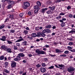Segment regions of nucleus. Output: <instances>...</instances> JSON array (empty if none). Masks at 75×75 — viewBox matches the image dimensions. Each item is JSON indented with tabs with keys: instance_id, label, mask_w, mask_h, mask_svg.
I'll return each instance as SVG.
<instances>
[{
	"instance_id": "nucleus-1",
	"label": "nucleus",
	"mask_w": 75,
	"mask_h": 75,
	"mask_svg": "<svg viewBox=\"0 0 75 75\" xmlns=\"http://www.w3.org/2000/svg\"><path fill=\"white\" fill-rule=\"evenodd\" d=\"M30 6V3L28 2H25L24 4V5L23 6V9H26L27 7Z\"/></svg>"
},
{
	"instance_id": "nucleus-2",
	"label": "nucleus",
	"mask_w": 75,
	"mask_h": 75,
	"mask_svg": "<svg viewBox=\"0 0 75 75\" xmlns=\"http://www.w3.org/2000/svg\"><path fill=\"white\" fill-rule=\"evenodd\" d=\"M35 52L36 53H38V54H45L44 51L40 50L38 49H37L36 50Z\"/></svg>"
},
{
	"instance_id": "nucleus-3",
	"label": "nucleus",
	"mask_w": 75,
	"mask_h": 75,
	"mask_svg": "<svg viewBox=\"0 0 75 75\" xmlns=\"http://www.w3.org/2000/svg\"><path fill=\"white\" fill-rule=\"evenodd\" d=\"M75 69L73 67H70L68 68V71L69 72L71 73L72 71H75Z\"/></svg>"
},
{
	"instance_id": "nucleus-4",
	"label": "nucleus",
	"mask_w": 75,
	"mask_h": 75,
	"mask_svg": "<svg viewBox=\"0 0 75 75\" xmlns=\"http://www.w3.org/2000/svg\"><path fill=\"white\" fill-rule=\"evenodd\" d=\"M1 48L4 50H6L7 49V46L4 45H2L1 46Z\"/></svg>"
},
{
	"instance_id": "nucleus-5",
	"label": "nucleus",
	"mask_w": 75,
	"mask_h": 75,
	"mask_svg": "<svg viewBox=\"0 0 75 75\" xmlns=\"http://www.w3.org/2000/svg\"><path fill=\"white\" fill-rule=\"evenodd\" d=\"M50 30L48 29H45L43 31V33H50Z\"/></svg>"
},
{
	"instance_id": "nucleus-6",
	"label": "nucleus",
	"mask_w": 75,
	"mask_h": 75,
	"mask_svg": "<svg viewBox=\"0 0 75 75\" xmlns=\"http://www.w3.org/2000/svg\"><path fill=\"white\" fill-rule=\"evenodd\" d=\"M11 66L12 67L14 68V67H16V63L15 62H12L11 64Z\"/></svg>"
},
{
	"instance_id": "nucleus-7",
	"label": "nucleus",
	"mask_w": 75,
	"mask_h": 75,
	"mask_svg": "<svg viewBox=\"0 0 75 75\" xmlns=\"http://www.w3.org/2000/svg\"><path fill=\"white\" fill-rule=\"evenodd\" d=\"M6 37L5 36H2V38H0V40L2 41H6Z\"/></svg>"
},
{
	"instance_id": "nucleus-8",
	"label": "nucleus",
	"mask_w": 75,
	"mask_h": 75,
	"mask_svg": "<svg viewBox=\"0 0 75 75\" xmlns=\"http://www.w3.org/2000/svg\"><path fill=\"white\" fill-rule=\"evenodd\" d=\"M40 71L41 72H45L46 71V69L42 67L40 68Z\"/></svg>"
},
{
	"instance_id": "nucleus-9",
	"label": "nucleus",
	"mask_w": 75,
	"mask_h": 75,
	"mask_svg": "<svg viewBox=\"0 0 75 75\" xmlns=\"http://www.w3.org/2000/svg\"><path fill=\"white\" fill-rule=\"evenodd\" d=\"M22 45H25L26 46V45H27V41H24L22 43Z\"/></svg>"
},
{
	"instance_id": "nucleus-10",
	"label": "nucleus",
	"mask_w": 75,
	"mask_h": 75,
	"mask_svg": "<svg viewBox=\"0 0 75 75\" xmlns=\"http://www.w3.org/2000/svg\"><path fill=\"white\" fill-rule=\"evenodd\" d=\"M49 8L50 10H52V11H53L55 9V6H53L52 7L51 6L49 7Z\"/></svg>"
},
{
	"instance_id": "nucleus-11",
	"label": "nucleus",
	"mask_w": 75,
	"mask_h": 75,
	"mask_svg": "<svg viewBox=\"0 0 75 75\" xmlns=\"http://www.w3.org/2000/svg\"><path fill=\"white\" fill-rule=\"evenodd\" d=\"M71 30L69 32V33H75V29L74 28H72Z\"/></svg>"
},
{
	"instance_id": "nucleus-12",
	"label": "nucleus",
	"mask_w": 75,
	"mask_h": 75,
	"mask_svg": "<svg viewBox=\"0 0 75 75\" xmlns=\"http://www.w3.org/2000/svg\"><path fill=\"white\" fill-rule=\"evenodd\" d=\"M6 51L8 52H9V53H11L12 52V51H11V50L10 48H7V49H6Z\"/></svg>"
},
{
	"instance_id": "nucleus-13",
	"label": "nucleus",
	"mask_w": 75,
	"mask_h": 75,
	"mask_svg": "<svg viewBox=\"0 0 75 75\" xmlns=\"http://www.w3.org/2000/svg\"><path fill=\"white\" fill-rule=\"evenodd\" d=\"M48 14L53 13V11L52 10H49L48 11L46 12Z\"/></svg>"
},
{
	"instance_id": "nucleus-14",
	"label": "nucleus",
	"mask_w": 75,
	"mask_h": 75,
	"mask_svg": "<svg viewBox=\"0 0 75 75\" xmlns=\"http://www.w3.org/2000/svg\"><path fill=\"white\" fill-rule=\"evenodd\" d=\"M47 9H48V8H47L42 9V13H44L45 10H47Z\"/></svg>"
},
{
	"instance_id": "nucleus-15",
	"label": "nucleus",
	"mask_w": 75,
	"mask_h": 75,
	"mask_svg": "<svg viewBox=\"0 0 75 75\" xmlns=\"http://www.w3.org/2000/svg\"><path fill=\"white\" fill-rule=\"evenodd\" d=\"M18 55H19L20 57H24V56H25V55L23 53H19L18 54Z\"/></svg>"
},
{
	"instance_id": "nucleus-16",
	"label": "nucleus",
	"mask_w": 75,
	"mask_h": 75,
	"mask_svg": "<svg viewBox=\"0 0 75 75\" xmlns=\"http://www.w3.org/2000/svg\"><path fill=\"white\" fill-rule=\"evenodd\" d=\"M9 4L12 6L13 4H14V1H10L8 2Z\"/></svg>"
},
{
	"instance_id": "nucleus-17",
	"label": "nucleus",
	"mask_w": 75,
	"mask_h": 75,
	"mask_svg": "<svg viewBox=\"0 0 75 75\" xmlns=\"http://www.w3.org/2000/svg\"><path fill=\"white\" fill-rule=\"evenodd\" d=\"M34 8L35 9H38V10H40V7H39L37 6H35L34 7Z\"/></svg>"
},
{
	"instance_id": "nucleus-18",
	"label": "nucleus",
	"mask_w": 75,
	"mask_h": 75,
	"mask_svg": "<svg viewBox=\"0 0 75 75\" xmlns=\"http://www.w3.org/2000/svg\"><path fill=\"white\" fill-rule=\"evenodd\" d=\"M56 52H57V53H58L59 52L60 53V52H61V51L59 50V49H56Z\"/></svg>"
},
{
	"instance_id": "nucleus-19",
	"label": "nucleus",
	"mask_w": 75,
	"mask_h": 75,
	"mask_svg": "<svg viewBox=\"0 0 75 75\" xmlns=\"http://www.w3.org/2000/svg\"><path fill=\"white\" fill-rule=\"evenodd\" d=\"M37 4L38 6H41V3L39 1H38L37 2Z\"/></svg>"
},
{
	"instance_id": "nucleus-20",
	"label": "nucleus",
	"mask_w": 75,
	"mask_h": 75,
	"mask_svg": "<svg viewBox=\"0 0 75 75\" xmlns=\"http://www.w3.org/2000/svg\"><path fill=\"white\" fill-rule=\"evenodd\" d=\"M24 41V39H21L18 40L17 41H16L15 42H20V41Z\"/></svg>"
},
{
	"instance_id": "nucleus-21",
	"label": "nucleus",
	"mask_w": 75,
	"mask_h": 75,
	"mask_svg": "<svg viewBox=\"0 0 75 75\" xmlns=\"http://www.w3.org/2000/svg\"><path fill=\"white\" fill-rule=\"evenodd\" d=\"M32 35L33 37H35L37 36V34L35 33H33L32 34Z\"/></svg>"
},
{
	"instance_id": "nucleus-22",
	"label": "nucleus",
	"mask_w": 75,
	"mask_h": 75,
	"mask_svg": "<svg viewBox=\"0 0 75 75\" xmlns=\"http://www.w3.org/2000/svg\"><path fill=\"white\" fill-rule=\"evenodd\" d=\"M16 58H17V59L18 61H20L21 59V57L19 55L16 57Z\"/></svg>"
},
{
	"instance_id": "nucleus-23",
	"label": "nucleus",
	"mask_w": 75,
	"mask_h": 75,
	"mask_svg": "<svg viewBox=\"0 0 75 75\" xmlns=\"http://www.w3.org/2000/svg\"><path fill=\"white\" fill-rule=\"evenodd\" d=\"M12 7V5H8L7 6V8L8 9H10V8H11Z\"/></svg>"
},
{
	"instance_id": "nucleus-24",
	"label": "nucleus",
	"mask_w": 75,
	"mask_h": 75,
	"mask_svg": "<svg viewBox=\"0 0 75 75\" xmlns=\"http://www.w3.org/2000/svg\"><path fill=\"white\" fill-rule=\"evenodd\" d=\"M11 18L12 20H14V15L11 14Z\"/></svg>"
},
{
	"instance_id": "nucleus-25",
	"label": "nucleus",
	"mask_w": 75,
	"mask_h": 75,
	"mask_svg": "<svg viewBox=\"0 0 75 75\" xmlns=\"http://www.w3.org/2000/svg\"><path fill=\"white\" fill-rule=\"evenodd\" d=\"M51 25H47L46 27V28H51Z\"/></svg>"
},
{
	"instance_id": "nucleus-26",
	"label": "nucleus",
	"mask_w": 75,
	"mask_h": 75,
	"mask_svg": "<svg viewBox=\"0 0 75 75\" xmlns=\"http://www.w3.org/2000/svg\"><path fill=\"white\" fill-rule=\"evenodd\" d=\"M4 58V56H1L0 57V60H3V59Z\"/></svg>"
},
{
	"instance_id": "nucleus-27",
	"label": "nucleus",
	"mask_w": 75,
	"mask_h": 75,
	"mask_svg": "<svg viewBox=\"0 0 75 75\" xmlns=\"http://www.w3.org/2000/svg\"><path fill=\"white\" fill-rule=\"evenodd\" d=\"M61 27H64V26H65V23H63L61 24Z\"/></svg>"
},
{
	"instance_id": "nucleus-28",
	"label": "nucleus",
	"mask_w": 75,
	"mask_h": 75,
	"mask_svg": "<svg viewBox=\"0 0 75 75\" xmlns=\"http://www.w3.org/2000/svg\"><path fill=\"white\" fill-rule=\"evenodd\" d=\"M61 18V16H58L56 17V18L57 20H58V19H60V18Z\"/></svg>"
},
{
	"instance_id": "nucleus-29",
	"label": "nucleus",
	"mask_w": 75,
	"mask_h": 75,
	"mask_svg": "<svg viewBox=\"0 0 75 75\" xmlns=\"http://www.w3.org/2000/svg\"><path fill=\"white\" fill-rule=\"evenodd\" d=\"M8 64L7 62H5V67H6L8 66Z\"/></svg>"
},
{
	"instance_id": "nucleus-30",
	"label": "nucleus",
	"mask_w": 75,
	"mask_h": 75,
	"mask_svg": "<svg viewBox=\"0 0 75 75\" xmlns=\"http://www.w3.org/2000/svg\"><path fill=\"white\" fill-rule=\"evenodd\" d=\"M40 35H41L42 36V37H44L45 36V34L44 33H42L41 34H40Z\"/></svg>"
},
{
	"instance_id": "nucleus-31",
	"label": "nucleus",
	"mask_w": 75,
	"mask_h": 75,
	"mask_svg": "<svg viewBox=\"0 0 75 75\" xmlns=\"http://www.w3.org/2000/svg\"><path fill=\"white\" fill-rule=\"evenodd\" d=\"M7 41L9 44H10L13 43V42H11L10 41L7 40Z\"/></svg>"
},
{
	"instance_id": "nucleus-32",
	"label": "nucleus",
	"mask_w": 75,
	"mask_h": 75,
	"mask_svg": "<svg viewBox=\"0 0 75 75\" xmlns=\"http://www.w3.org/2000/svg\"><path fill=\"white\" fill-rule=\"evenodd\" d=\"M4 71L6 73H9V71H8L7 70V69H4Z\"/></svg>"
},
{
	"instance_id": "nucleus-33",
	"label": "nucleus",
	"mask_w": 75,
	"mask_h": 75,
	"mask_svg": "<svg viewBox=\"0 0 75 75\" xmlns=\"http://www.w3.org/2000/svg\"><path fill=\"white\" fill-rule=\"evenodd\" d=\"M69 45H74V43L72 42H70L69 43Z\"/></svg>"
},
{
	"instance_id": "nucleus-34",
	"label": "nucleus",
	"mask_w": 75,
	"mask_h": 75,
	"mask_svg": "<svg viewBox=\"0 0 75 75\" xmlns=\"http://www.w3.org/2000/svg\"><path fill=\"white\" fill-rule=\"evenodd\" d=\"M40 34H41L40 33H38V34L37 35V37H40L41 35H40Z\"/></svg>"
},
{
	"instance_id": "nucleus-35",
	"label": "nucleus",
	"mask_w": 75,
	"mask_h": 75,
	"mask_svg": "<svg viewBox=\"0 0 75 75\" xmlns=\"http://www.w3.org/2000/svg\"><path fill=\"white\" fill-rule=\"evenodd\" d=\"M23 33H24L25 34H27V33H28V31L27 30H24L23 32Z\"/></svg>"
},
{
	"instance_id": "nucleus-36",
	"label": "nucleus",
	"mask_w": 75,
	"mask_h": 75,
	"mask_svg": "<svg viewBox=\"0 0 75 75\" xmlns=\"http://www.w3.org/2000/svg\"><path fill=\"white\" fill-rule=\"evenodd\" d=\"M40 30V27H37L35 28V30L38 31V30Z\"/></svg>"
},
{
	"instance_id": "nucleus-37",
	"label": "nucleus",
	"mask_w": 75,
	"mask_h": 75,
	"mask_svg": "<svg viewBox=\"0 0 75 75\" xmlns=\"http://www.w3.org/2000/svg\"><path fill=\"white\" fill-rule=\"evenodd\" d=\"M54 66H51V67H50L48 69H53L54 68Z\"/></svg>"
},
{
	"instance_id": "nucleus-38",
	"label": "nucleus",
	"mask_w": 75,
	"mask_h": 75,
	"mask_svg": "<svg viewBox=\"0 0 75 75\" xmlns=\"http://www.w3.org/2000/svg\"><path fill=\"white\" fill-rule=\"evenodd\" d=\"M38 9H36L35 11V14H37V13H38Z\"/></svg>"
},
{
	"instance_id": "nucleus-39",
	"label": "nucleus",
	"mask_w": 75,
	"mask_h": 75,
	"mask_svg": "<svg viewBox=\"0 0 75 75\" xmlns=\"http://www.w3.org/2000/svg\"><path fill=\"white\" fill-rule=\"evenodd\" d=\"M42 65L43 67H45V66H47V65H46L45 63H43L42 64Z\"/></svg>"
},
{
	"instance_id": "nucleus-40",
	"label": "nucleus",
	"mask_w": 75,
	"mask_h": 75,
	"mask_svg": "<svg viewBox=\"0 0 75 75\" xmlns=\"http://www.w3.org/2000/svg\"><path fill=\"white\" fill-rule=\"evenodd\" d=\"M70 8H71V6H69L67 7V10H69Z\"/></svg>"
},
{
	"instance_id": "nucleus-41",
	"label": "nucleus",
	"mask_w": 75,
	"mask_h": 75,
	"mask_svg": "<svg viewBox=\"0 0 75 75\" xmlns=\"http://www.w3.org/2000/svg\"><path fill=\"white\" fill-rule=\"evenodd\" d=\"M58 65L59 67H64V65H63V64H61V65L59 64Z\"/></svg>"
},
{
	"instance_id": "nucleus-42",
	"label": "nucleus",
	"mask_w": 75,
	"mask_h": 75,
	"mask_svg": "<svg viewBox=\"0 0 75 75\" xmlns=\"http://www.w3.org/2000/svg\"><path fill=\"white\" fill-rule=\"evenodd\" d=\"M69 17H70V18H72L73 17V16L71 14H70L69 15Z\"/></svg>"
},
{
	"instance_id": "nucleus-43",
	"label": "nucleus",
	"mask_w": 75,
	"mask_h": 75,
	"mask_svg": "<svg viewBox=\"0 0 75 75\" xmlns=\"http://www.w3.org/2000/svg\"><path fill=\"white\" fill-rule=\"evenodd\" d=\"M4 27V25H2L1 27H0V29H2V28H3Z\"/></svg>"
},
{
	"instance_id": "nucleus-44",
	"label": "nucleus",
	"mask_w": 75,
	"mask_h": 75,
	"mask_svg": "<svg viewBox=\"0 0 75 75\" xmlns=\"http://www.w3.org/2000/svg\"><path fill=\"white\" fill-rule=\"evenodd\" d=\"M65 14V13H61L60 14V16H64Z\"/></svg>"
},
{
	"instance_id": "nucleus-45",
	"label": "nucleus",
	"mask_w": 75,
	"mask_h": 75,
	"mask_svg": "<svg viewBox=\"0 0 75 75\" xmlns=\"http://www.w3.org/2000/svg\"><path fill=\"white\" fill-rule=\"evenodd\" d=\"M36 67H41V65L39 64H38L36 65Z\"/></svg>"
},
{
	"instance_id": "nucleus-46",
	"label": "nucleus",
	"mask_w": 75,
	"mask_h": 75,
	"mask_svg": "<svg viewBox=\"0 0 75 75\" xmlns=\"http://www.w3.org/2000/svg\"><path fill=\"white\" fill-rule=\"evenodd\" d=\"M60 57H67V55L65 54L60 55Z\"/></svg>"
},
{
	"instance_id": "nucleus-47",
	"label": "nucleus",
	"mask_w": 75,
	"mask_h": 75,
	"mask_svg": "<svg viewBox=\"0 0 75 75\" xmlns=\"http://www.w3.org/2000/svg\"><path fill=\"white\" fill-rule=\"evenodd\" d=\"M10 32L11 33H14L15 32V30H11Z\"/></svg>"
},
{
	"instance_id": "nucleus-48",
	"label": "nucleus",
	"mask_w": 75,
	"mask_h": 75,
	"mask_svg": "<svg viewBox=\"0 0 75 75\" xmlns=\"http://www.w3.org/2000/svg\"><path fill=\"white\" fill-rule=\"evenodd\" d=\"M68 53H69V51L68 50H66L64 52L65 54H68Z\"/></svg>"
},
{
	"instance_id": "nucleus-49",
	"label": "nucleus",
	"mask_w": 75,
	"mask_h": 75,
	"mask_svg": "<svg viewBox=\"0 0 75 75\" xmlns=\"http://www.w3.org/2000/svg\"><path fill=\"white\" fill-rule=\"evenodd\" d=\"M7 17L8 18H10L11 17V15L9 14L7 15Z\"/></svg>"
},
{
	"instance_id": "nucleus-50",
	"label": "nucleus",
	"mask_w": 75,
	"mask_h": 75,
	"mask_svg": "<svg viewBox=\"0 0 75 75\" xmlns=\"http://www.w3.org/2000/svg\"><path fill=\"white\" fill-rule=\"evenodd\" d=\"M61 0H57L56 1V3H59V2H61Z\"/></svg>"
},
{
	"instance_id": "nucleus-51",
	"label": "nucleus",
	"mask_w": 75,
	"mask_h": 75,
	"mask_svg": "<svg viewBox=\"0 0 75 75\" xmlns=\"http://www.w3.org/2000/svg\"><path fill=\"white\" fill-rule=\"evenodd\" d=\"M16 45H17V46H18V47H20V43H17Z\"/></svg>"
},
{
	"instance_id": "nucleus-52",
	"label": "nucleus",
	"mask_w": 75,
	"mask_h": 75,
	"mask_svg": "<svg viewBox=\"0 0 75 75\" xmlns=\"http://www.w3.org/2000/svg\"><path fill=\"white\" fill-rule=\"evenodd\" d=\"M23 13H21L19 15V16H20L21 17H23Z\"/></svg>"
},
{
	"instance_id": "nucleus-53",
	"label": "nucleus",
	"mask_w": 75,
	"mask_h": 75,
	"mask_svg": "<svg viewBox=\"0 0 75 75\" xmlns=\"http://www.w3.org/2000/svg\"><path fill=\"white\" fill-rule=\"evenodd\" d=\"M13 48L15 50H17V49H18L17 47V46H14L13 47Z\"/></svg>"
},
{
	"instance_id": "nucleus-54",
	"label": "nucleus",
	"mask_w": 75,
	"mask_h": 75,
	"mask_svg": "<svg viewBox=\"0 0 75 75\" xmlns=\"http://www.w3.org/2000/svg\"><path fill=\"white\" fill-rule=\"evenodd\" d=\"M28 15H29V16H30V15H31V12L30 11H29L28 13Z\"/></svg>"
},
{
	"instance_id": "nucleus-55",
	"label": "nucleus",
	"mask_w": 75,
	"mask_h": 75,
	"mask_svg": "<svg viewBox=\"0 0 75 75\" xmlns=\"http://www.w3.org/2000/svg\"><path fill=\"white\" fill-rule=\"evenodd\" d=\"M67 48H69V49H72V47L70 46H68Z\"/></svg>"
},
{
	"instance_id": "nucleus-56",
	"label": "nucleus",
	"mask_w": 75,
	"mask_h": 75,
	"mask_svg": "<svg viewBox=\"0 0 75 75\" xmlns=\"http://www.w3.org/2000/svg\"><path fill=\"white\" fill-rule=\"evenodd\" d=\"M71 52H75V49H73V50H71Z\"/></svg>"
},
{
	"instance_id": "nucleus-57",
	"label": "nucleus",
	"mask_w": 75,
	"mask_h": 75,
	"mask_svg": "<svg viewBox=\"0 0 75 75\" xmlns=\"http://www.w3.org/2000/svg\"><path fill=\"white\" fill-rule=\"evenodd\" d=\"M59 21H60V22L61 23H63L64 22V21H63V20H62H62H60Z\"/></svg>"
},
{
	"instance_id": "nucleus-58",
	"label": "nucleus",
	"mask_w": 75,
	"mask_h": 75,
	"mask_svg": "<svg viewBox=\"0 0 75 75\" xmlns=\"http://www.w3.org/2000/svg\"><path fill=\"white\" fill-rule=\"evenodd\" d=\"M7 27V28H11V26L10 25H8Z\"/></svg>"
},
{
	"instance_id": "nucleus-59",
	"label": "nucleus",
	"mask_w": 75,
	"mask_h": 75,
	"mask_svg": "<svg viewBox=\"0 0 75 75\" xmlns=\"http://www.w3.org/2000/svg\"><path fill=\"white\" fill-rule=\"evenodd\" d=\"M52 28L53 29H55V28H56V27L55 25H54L52 27Z\"/></svg>"
},
{
	"instance_id": "nucleus-60",
	"label": "nucleus",
	"mask_w": 75,
	"mask_h": 75,
	"mask_svg": "<svg viewBox=\"0 0 75 75\" xmlns=\"http://www.w3.org/2000/svg\"><path fill=\"white\" fill-rule=\"evenodd\" d=\"M14 61H18V59H17V58L16 57V58H15L14 59Z\"/></svg>"
},
{
	"instance_id": "nucleus-61",
	"label": "nucleus",
	"mask_w": 75,
	"mask_h": 75,
	"mask_svg": "<svg viewBox=\"0 0 75 75\" xmlns=\"http://www.w3.org/2000/svg\"><path fill=\"white\" fill-rule=\"evenodd\" d=\"M47 36H46L45 35V37H44V38L45 39H47Z\"/></svg>"
},
{
	"instance_id": "nucleus-62",
	"label": "nucleus",
	"mask_w": 75,
	"mask_h": 75,
	"mask_svg": "<svg viewBox=\"0 0 75 75\" xmlns=\"http://www.w3.org/2000/svg\"><path fill=\"white\" fill-rule=\"evenodd\" d=\"M62 20H63V21H66V18H62Z\"/></svg>"
},
{
	"instance_id": "nucleus-63",
	"label": "nucleus",
	"mask_w": 75,
	"mask_h": 75,
	"mask_svg": "<svg viewBox=\"0 0 75 75\" xmlns=\"http://www.w3.org/2000/svg\"><path fill=\"white\" fill-rule=\"evenodd\" d=\"M3 74L4 75H7V74H6V73L4 72H3Z\"/></svg>"
},
{
	"instance_id": "nucleus-64",
	"label": "nucleus",
	"mask_w": 75,
	"mask_h": 75,
	"mask_svg": "<svg viewBox=\"0 0 75 75\" xmlns=\"http://www.w3.org/2000/svg\"><path fill=\"white\" fill-rule=\"evenodd\" d=\"M43 75H49V74H44Z\"/></svg>"
}]
</instances>
